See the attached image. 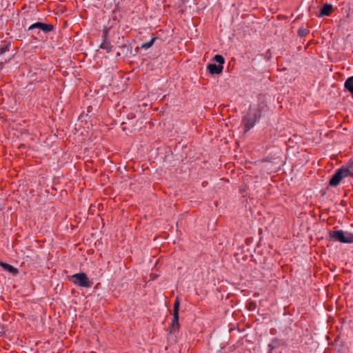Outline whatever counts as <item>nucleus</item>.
Masks as SVG:
<instances>
[{"label":"nucleus","mask_w":353,"mask_h":353,"mask_svg":"<svg viewBox=\"0 0 353 353\" xmlns=\"http://www.w3.org/2000/svg\"><path fill=\"white\" fill-rule=\"evenodd\" d=\"M330 237L335 241L343 243H353V234L350 232H345L341 230L330 231Z\"/></svg>","instance_id":"obj_1"},{"label":"nucleus","mask_w":353,"mask_h":353,"mask_svg":"<svg viewBox=\"0 0 353 353\" xmlns=\"http://www.w3.org/2000/svg\"><path fill=\"white\" fill-rule=\"evenodd\" d=\"M213 61L218 63V65L215 63H209L207 65V69L208 72L211 74H221L223 69V63H225V59L223 57L221 54H216Z\"/></svg>","instance_id":"obj_2"},{"label":"nucleus","mask_w":353,"mask_h":353,"mask_svg":"<svg viewBox=\"0 0 353 353\" xmlns=\"http://www.w3.org/2000/svg\"><path fill=\"white\" fill-rule=\"evenodd\" d=\"M70 281L80 287L89 288L93 285V282L89 279L84 272L77 273L72 276Z\"/></svg>","instance_id":"obj_3"},{"label":"nucleus","mask_w":353,"mask_h":353,"mask_svg":"<svg viewBox=\"0 0 353 353\" xmlns=\"http://www.w3.org/2000/svg\"><path fill=\"white\" fill-rule=\"evenodd\" d=\"M179 307H180V301L178 297L176 298L175 301L174 303L173 306V318L172 320V323L170 325V333H174L176 331H179L180 325H179Z\"/></svg>","instance_id":"obj_4"},{"label":"nucleus","mask_w":353,"mask_h":353,"mask_svg":"<svg viewBox=\"0 0 353 353\" xmlns=\"http://www.w3.org/2000/svg\"><path fill=\"white\" fill-rule=\"evenodd\" d=\"M54 30V26L50 23H44L42 22H37L28 28V31L31 32L32 35L39 34L40 33V30L43 32L47 34Z\"/></svg>","instance_id":"obj_5"},{"label":"nucleus","mask_w":353,"mask_h":353,"mask_svg":"<svg viewBox=\"0 0 353 353\" xmlns=\"http://www.w3.org/2000/svg\"><path fill=\"white\" fill-rule=\"evenodd\" d=\"M258 112V113L256 112L253 115L250 114H247L243 117L242 124L244 128V132H248L251 128H252L254 126L257 118H259L261 117V111L259 110Z\"/></svg>","instance_id":"obj_6"},{"label":"nucleus","mask_w":353,"mask_h":353,"mask_svg":"<svg viewBox=\"0 0 353 353\" xmlns=\"http://www.w3.org/2000/svg\"><path fill=\"white\" fill-rule=\"evenodd\" d=\"M353 167V161L350 160L348 162V166L345 167L342 166L341 168L339 169V170L341 172L342 177H351L353 178V172L350 170V168Z\"/></svg>","instance_id":"obj_7"},{"label":"nucleus","mask_w":353,"mask_h":353,"mask_svg":"<svg viewBox=\"0 0 353 353\" xmlns=\"http://www.w3.org/2000/svg\"><path fill=\"white\" fill-rule=\"evenodd\" d=\"M342 179L341 172L338 169L330 179L329 185L332 187H336L340 183Z\"/></svg>","instance_id":"obj_8"},{"label":"nucleus","mask_w":353,"mask_h":353,"mask_svg":"<svg viewBox=\"0 0 353 353\" xmlns=\"http://www.w3.org/2000/svg\"><path fill=\"white\" fill-rule=\"evenodd\" d=\"M333 11L332 5L330 3L324 4L320 10V12L318 14L319 17H322L324 16H330Z\"/></svg>","instance_id":"obj_9"},{"label":"nucleus","mask_w":353,"mask_h":353,"mask_svg":"<svg viewBox=\"0 0 353 353\" xmlns=\"http://www.w3.org/2000/svg\"><path fill=\"white\" fill-rule=\"evenodd\" d=\"M0 266L2 267L5 271L10 272L13 276H16L19 274V270L8 263L0 261Z\"/></svg>","instance_id":"obj_10"},{"label":"nucleus","mask_w":353,"mask_h":353,"mask_svg":"<svg viewBox=\"0 0 353 353\" xmlns=\"http://www.w3.org/2000/svg\"><path fill=\"white\" fill-rule=\"evenodd\" d=\"M344 86L348 92L353 94V76L346 79Z\"/></svg>","instance_id":"obj_11"},{"label":"nucleus","mask_w":353,"mask_h":353,"mask_svg":"<svg viewBox=\"0 0 353 353\" xmlns=\"http://www.w3.org/2000/svg\"><path fill=\"white\" fill-rule=\"evenodd\" d=\"M112 47L109 41H103L99 46L100 48L105 50L107 52H111Z\"/></svg>","instance_id":"obj_12"},{"label":"nucleus","mask_w":353,"mask_h":353,"mask_svg":"<svg viewBox=\"0 0 353 353\" xmlns=\"http://www.w3.org/2000/svg\"><path fill=\"white\" fill-rule=\"evenodd\" d=\"M257 307V304L256 301H250L246 304V308L249 311H253L256 310Z\"/></svg>","instance_id":"obj_13"},{"label":"nucleus","mask_w":353,"mask_h":353,"mask_svg":"<svg viewBox=\"0 0 353 353\" xmlns=\"http://www.w3.org/2000/svg\"><path fill=\"white\" fill-rule=\"evenodd\" d=\"M155 39L156 37H152L149 41L142 43L141 48L143 49H148L150 48L153 45Z\"/></svg>","instance_id":"obj_14"},{"label":"nucleus","mask_w":353,"mask_h":353,"mask_svg":"<svg viewBox=\"0 0 353 353\" xmlns=\"http://www.w3.org/2000/svg\"><path fill=\"white\" fill-rule=\"evenodd\" d=\"M279 345V341L276 339L272 340V341L268 345L270 352L271 353L272 351Z\"/></svg>","instance_id":"obj_15"},{"label":"nucleus","mask_w":353,"mask_h":353,"mask_svg":"<svg viewBox=\"0 0 353 353\" xmlns=\"http://www.w3.org/2000/svg\"><path fill=\"white\" fill-rule=\"evenodd\" d=\"M309 33V30L306 28H299L297 34L300 37H304Z\"/></svg>","instance_id":"obj_16"},{"label":"nucleus","mask_w":353,"mask_h":353,"mask_svg":"<svg viewBox=\"0 0 353 353\" xmlns=\"http://www.w3.org/2000/svg\"><path fill=\"white\" fill-rule=\"evenodd\" d=\"M110 28H104L102 30V37L103 41H108V34H109Z\"/></svg>","instance_id":"obj_17"},{"label":"nucleus","mask_w":353,"mask_h":353,"mask_svg":"<svg viewBox=\"0 0 353 353\" xmlns=\"http://www.w3.org/2000/svg\"><path fill=\"white\" fill-rule=\"evenodd\" d=\"M9 50V48L8 45H3L0 47V54H4L6 52Z\"/></svg>","instance_id":"obj_18"},{"label":"nucleus","mask_w":353,"mask_h":353,"mask_svg":"<svg viewBox=\"0 0 353 353\" xmlns=\"http://www.w3.org/2000/svg\"><path fill=\"white\" fill-rule=\"evenodd\" d=\"M125 47H126V46H125V45H122V46H120L119 48H125Z\"/></svg>","instance_id":"obj_19"},{"label":"nucleus","mask_w":353,"mask_h":353,"mask_svg":"<svg viewBox=\"0 0 353 353\" xmlns=\"http://www.w3.org/2000/svg\"><path fill=\"white\" fill-rule=\"evenodd\" d=\"M117 56H119H119H121V53H120V52H117Z\"/></svg>","instance_id":"obj_20"}]
</instances>
